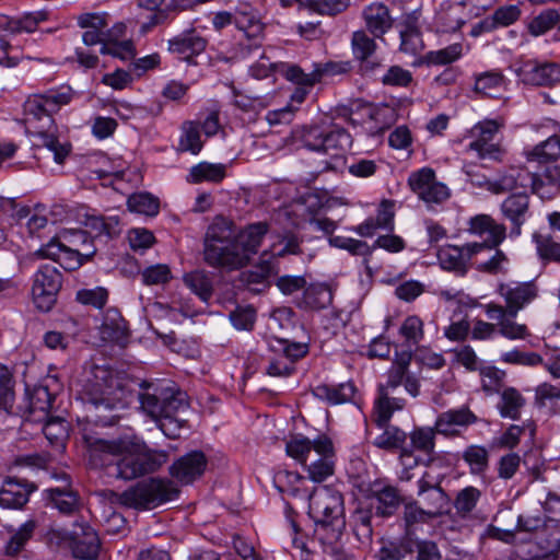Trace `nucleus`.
<instances>
[{"instance_id": "nucleus-58", "label": "nucleus", "mask_w": 560, "mask_h": 560, "mask_svg": "<svg viewBox=\"0 0 560 560\" xmlns=\"http://www.w3.org/2000/svg\"><path fill=\"white\" fill-rule=\"evenodd\" d=\"M40 94L45 104L54 115L58 113L62 106L70 104L74 97V91L68 85L49 89Z\"/></svg>"}, {"instance_id": "nucleus-45", "label": "nucleus", "mask_w": 560, "mask_h": 560, "mask_svg": "<svg viewBox=\"0 0 560 560\" xmlns=\"http://www.w3.org/2000/svg\"><path fill=\"white\" fill-rule=\"evenodd\" d=\"M529 162L548 163L560 158V137L551 135L545 141L525 151Z\"/></svg>"}, {"instance_id": "nucleus-31", "label": "nucleus", "mask_w": 560, "mask_h": 560, "mask_svg": "<svg viewBox=\"0 0 560 560\" xmlns=\"http://www.w3.org/2000/svg\"><path fill=\"white\" fill-rule=\"evenodd\" d=\"M501 211L513 225V233L521 234L529 211V197L526 192L512 194L501 203Z\"/></svg>"}, {"instance_id": "nucleus-54", "label": "nucleus", "mask_w": 560, "mask_h": 560, "mask_svg": "<svg viewBox=\"0 0 560 560\" xmlns=\"http://www.w3.org/2000/svg\"><path fill=\"white\" fill-rule=\"evenodd\" d=\"M127 207L131 212L154 217L159 213L160 201L149 192H136L128 197Z\"/></svg>"}, {"instance_id": "nucleus-52", "label": "nucleus", "mask_w": 560, "mask_h": 560, "mask_svg": "<svg viewBox=\"0 0 560 560\" xmlns=\"http://www.w3.org/2000/svg\"><path fill=\"white\" fill-rule=\"evenodd\" d=\"M43 433L52 446L63 451L68 439V422L60 417H50L43 427Z\"/></svg>"}, {"instance_id": "nucleus-44", "label": "nucleus", "mask_w": 560, "mask_h": 560, "mask_svg": "<svg viewBox=\"0 0 560 560\" xmlns=\"http://www.w3.org/2000/svg\"><path fill=\"white\" fill-rule=\"evenodd\" d=\"M37 526L38 525L35 520H28L18 529L12 530L9 540L3 547L4 555L9 557H15L22 552L30 540L33 538Z\"/></svg>"}, {"instance_id": "nucleus-15", "label": "nucleus", "mask_w": 560, "mask_h": 560, "mask_svg": "<svg viewBox=\"0 0 560 560\" xmlns=\"http://www.w3.org/2000/svg\"><path fill=\"white\" fill-rule=\"evenodd\" d=\"M497 293L511 310V316L530 305L539 295V288L535 281H508L497 285Z\"/></svg>"}, {"instance_id": "nucleus-5", "label": "nucleus", "mask_w": 560, "mask_h": 560, "mask_svg": "<svg viewBox=\"0 0 560 560\" xmlns=\"http://www.w3.org/2000/svg\"><path fill=\"white\" fill-rule=\"evenodd\" d=\"M120 447L121 454L116 460L113 476L126 481L156 471L168 458L166 451L148 448L135 435L124 436ZM109 474L112 475V472Z\"/></svg>"}, {"instance_id": "nucleus-9", "label": "nucleus", "mask_w": 560, "mask_h": 560, "mask_svg": "<svg viewBox=\"0 0 560 560\" xmlns=\"http://www.w3.org/2000/svg\"><path fill=\"white\" fill-rule=\"evenodd\" d=\"M266 374L272 377H288L295 371V363L308 353V346L285 339H276L269 345Z\"/></svg>"}, {"instance_id": "nucleus-27", "label": "nucleus", "mask_w": 560, "mask_h": 560, "mask_svg": "<svg viewBox=\"0 0 560 560\" xmlns=\"http://www.w3.org/2000/svg\"><path fill=\"white\" fill-rule=\"evenodd\" d=\"M269 232L267 222H255L242 229L235 236L240 254L245 256V266L249 262L250 257L257 254L265 236Z\"/></svg>"}, {"instance_id": "nucleus-23", "label": "nucleus", "mask_w": 560, "mask_h": 560, "mask_svg": "<svg viewBox=\"0 0 560 560\" xmlns=\"http://www.w3.org/2000/svg\"><path fill=\"white\" fill-rule=\"evenodd\" d=\"M100 547V538L90 526L80 524L70 534V549L75 559L95 560Z\"/></svg>"}, {"instance_id": "nucleus-17", "label": "nucleus", "mask_w": 560, "mask_h": 560, "mask_svg": "<svg viewBox=\"0 0 560 560\" xmlns=\"http://www.w3.org/2000/svg\"><path fill=\"white\" fill-rule=\"evenodd\" d=\"M83 441L88 447L89 463L94 468H115L121 454L122 438L116 440L95 439L83 432Z\"/></svg>"}, {"instance_id": "nucleus-40", "label": "nucleus", "mask_w": 560, "mask_h": 560, "mask_svg": "<svg viewBox=\"0 0 560 560\" xmlns=\"http://www.w3.org/2000/svg\"><path fill=\"white\" fill-rule=\"evenodd\" d=\"M273 485L279 492L293 498H306L308 494L304 487L305 478L295 471L278 470L273 476Z\"/></svg>"}, {"instance_id": "nucleus-25", "label": "nucleus", "mask_w": 560, "mask_h": 560, "mask_svg": "<svg viewBox=\"0 0 560 560\" xmlns=\"http://www.w3.org/2000/svg\"><path fill=\"white\" fill-rule=\"evenodd\" d=\"M443 295L446 298V300H455L458 304L457 308L454 311L451 317L450 324L443 329L444 337L450 341L463 342L468 337H470V322L467 315L457 317V313H462L463 306L470 308L475 307L477 302L470 298L464 299L463 296H451V294L447 292L443 293Z\"/></svg>"}, {"instance_id": "nucleus-22", "label": "nucleus", "mask_w": 560, "mask_h": 560, "mask_svg": "<svg viewBox=\"0 0 560 560\" xmlns=\"http://www.w3.org/2000/svg\"><path fill=\"white\" fill-rule=\"evenodd\" d=\"M518 77L525 84L552 85L560 82V65L528 60L518 69Z\"/></svg>"}, {"instance_id": "nucleus-50", "label": "nucleus", "mask_w": 560, "mask_h": 560, "mask_svg": "<svg viewBox=\"0 0 560 560\" xmlns=\"http://www.w3.org/2000/svg\"><path fill=\"white\" fill-rule=\"evenodd\" d=\"M280 73L296 86H314L322 80V73L316 67L312 72L305 73L301 67L285 63L281 66Z\"/></svg>"}, {"instance_id": "nucleus-4", "label": "nucleus", "mask_w": 560, "mask_h": 560, "mask_svg": "<svg viewBox=\"0 0 560 560\" xmlns=\"http://www.w3.org/2000/svg\"><path fill=\"white\" fill-rule=\"evenodd\" d=\"M24 115L26 131L34 138V143L51 151L56 163H63L71 151V144L59 141L54 114L45 104L42 94L35 93L26 98Z\"/></svg>"}, {"instance_id": "nucleus-2", "label": "nucleus", "mask_w": 560, "mask_h": 560, "mask_svg": "<svg viewBox=\"0 0 560 560\" xmlns=\"http://www.w3.org/2000/svg\"><path fill=\"white\" fill-rule=\"evenodd\" d=\"M411 353L402 352L393 362L386 373V382L377 386V396L374 400L373 416L378 428L389 423L394 412L406 407V399L396 396L398 388L404 385L405 390L412 397L420 394L419 378L409 372Z\"/></svg>"}, {"instance_id": "nucleus-57", "label": "nucleus", "mask_w": 560, "mask_h": 560, "mask_svg": "<svg viewBox=\"0 0 560 560\" xmlns=\"http://www.w3.org/2000/svg\"><path fill=\"white\" fill-rule=\"evenodd\" d=\"M342 532L334 533V538H330L331 532L325 534L320 530V536L316 538L320 542L323 551L332 560H353V557L345 550L341 544Z\"/></svg>"}, {"instance_id": "nucleus-53", "label": "nucleus", "mask_w": 560, "mask_h": 560, "mask_svg": "<svg viewBox=\"0 0 560 560\" xmlns=\"http://www.w3.org/2000/svg\"><path fill=\"white\" fill-rule=\"evenodd\" d=\"M521 10L516 5H505L497 9L491 18L480 23V28L492 31L497 27H505L518 20Z\"/></svg>"}, {"instance_id": "nucleus-29", "label": "nucleus", "mask_w": 560, "mask_h": 560, "mask_svg": "<svg viewBox=\"0 0 560 560\" xmlns=\"http://www.w3.org/2000/svg\"><path fill=\"white\" fill-rule=\"evenodd\" d=\"M362 16L366 31L371 33L374 38H383L393 26L389 9L381 2H374L365 7Z\"/></svg>"}, {"instance_id": "nucleus-49", "label": "nucleus", "mask_w": 560, "mask_h": 560, "mask_svg": "<svg viewBox=\"0 0 560 560\" xmlns=\"http://www.w3.org/2000/svg\"><path fill=\"white\" fill-rule=\"evenodd\" d=\"M462 458L468 465L472 475H483L489 467V452L482 445L471 444L467 446Z\"/></svg>"}, {"instance_id": "nucleus-56", "label": "nucleus", "mask_w": 560, "mask_h": 560, "mask_svg": "<svg viewBox=\"0 0 560 560\" xmlns=\"http://www.w3.org/2000/svg\"><path fill=\"white\" fill-rule=\"evenodd\" d=\"M463 7L460 4L447 5L442 8L435 15V24L443 32H456L465 23L460 12Z\"/></svg>"}, {"instance_id": "nucleus-21", "label": "nucleus", "mask_w": 560, "mask_h": 560, "mask_svg": "<svg viewBox=\"0 0 560 560\" xmlns=\"http://www.w3.org/2000/svg\"><path fill=\"white\" fill-rule=\"evenodd\" d=\"M478 422V417L467 406L441 412L435 420V429L445 438L459 435L460 429H467Z\"/></svg>"}, {"instance_id": "nucleus-24", "label": "nucleus", "mask_w": 560, "mask_h": 560, "mask_svg": "<svg viewBox=\"0 0 560 560\" xmlns=\"http://www.w3.org/2000/svg\"><path fill=\"white\" fill-rule=\"evenodd\" d=\"M208 40L196 30H189L168 40V50L178 56V58L195 63L194 58L207 48Z\"/></svg>"}, {"instance_id": "nucleus-11", "label": "nucleus", "mask_w": 560, "mask_h": 560, "mask_svg": "<svg viewBox=\"0 0 560 560\" xmlns=\"http://www.w3.org/2000/svg\"><path fill=\"white\" fill-rule=\"evenodd\" d=\"M234 25L247 40V43L240 42L238 57L246 58L253 51L260 49L264 39V24L252 5L242 3L235 8Z\"/></svg>"}, {"instance_id": "nucleus-3", "label": "nucleus", "mask_w": 560, "mask_h": 560, "mask_svg": "<svg viewBox=\"0 0 560 560\" xmlns=\"http://www.w3.org/2000/svg\"><path fill=\"white\" fill-rule=\"evenodd\" d=\"M143 393L138 394L140 408L151 417L168 439H178L187 429V420L179 415L188 409L186 395L171 387L142 384Z\"/></svg>"}, {"instance_id": "nucleus-33", "label": "nucleus", "mask_w": 560, "mask_h": 560, "mask_svg": "<svg viewBox=\"0 0 560 560\" xmlns=\"http://www.w3.org/2000/svg\"><path fill=\"white\" fill-rule=\"evenodd\" d=\"M370 495L377 500L376 514L381 516L393 515L401 500L398 489L382 480L370 485Z\"/></svg>"}, {"instance_id": "nucleus-51", "label": "nucleus", "mask_w": 560, "mask_h": 560, "mask_svg": "<svg viewBox=\"0 0 560 560\" xmlns=\"http://www.w3.org/2000/svg\"><path fill=\"white\" fill-rule=\"evenodd\" d=\"M317 448V439L312 441L303 435H295L287 442V454L302 466L307 463L308 457Z\"/></svg>"}, {"instance_id": "nucleus-41", "label": "nucleus", "mask_w": 560, "mask_h": 560, "mask_svg": "<svg viewBox=\"0 0 560 560\" xmlns=\"http://www.w3.org/2000/svg\"><path fill=\"white\" fill-rule=\"evenodd\" d=\"M226 175V166L221 163L200 162L190 167L186 177L190 184L202 182L220 183Z\"/></svg>"}, {"instance_id": "nucleus-46", "label": "nucleus", "mask_w": 560, "mask_h": 560, "mask_svg": "<svg viewBox=\"0 0 560 560\" xmlns=\"http://www.w3.org/2000/svg\"><path fill=\"white\" fill-rule=\"evenodd\" d=\"M185 285L202 302L208 303L213 293L212 279L202 270H195L183 277Z\"/></svg>"}, {"instance_id": "nucleus-55", "label": "nucleus", "mask_w": 560, "mask_h": 560, "mask_svg": "<svg viewBox=\"0 0 560 560\" xmlns=\"http://www.w3.org/2000/svg\"><path fill=\"white\" fill-rule=\"evenodd\" d=\"M532 237L540 259L560 262V242L556 241L550 234L538 232H535Z\"/></svg>"}, {"instance_id": "nucleus-16", "label": "nucleus", "mask_w": 560, "mask_h": 560, "mask_svg": "<svg viewBox=\"0 0 560 560\" xmlns=\"http://www.w3.org/2000/svg\"><path fill=\"white\" fill-rule=\"evenodd\" d=\"M38 254L43 258L58 262L63 269L72 271L88 261L95 254V248H73L66 243L50 241L38 250Z\"/></svg>"}, {"instance_id": "nucleus-13", "label": "nucleus", "mask_w": 560, "mask_h": 560, "mask_svg": "<svg viewBox=\"0 0 560 560\" xmlns=\"http://www.w3.org/2000/svg\"><path fill=\"white\" fill-rule=\"evenodd\" d=\"M469 232L482 238V242L469 243L470 253L499 247L506 238V228L488 214H478L469 220Z\"/></svg>"}, {"instance_id": "nucleus-32", "label": "nucleus", "mask_w": 560, "mask_h": 560, "mask_svg": "<svg viewBox=\"0 0 560 560\" xmlns=\"http://www.w3.org/2000/svg\"><path fill=\"white\" fill-rule=\"evenodd\" d=\"M383 433L374 439L373 444L381 450H400L399 460L404 466L408 465L409 459L412 458V450H409L406 444L407 434L395 425L383 427Z\"/></svg>"}, {"instance_id": "nucleus-1", "label": "nucleus", "mask_w": 560, "mask_h": 560, "mask_svg": "<svg viewBox=\"0 0 560 560\" xmlns=\"http://www.w3.org/2000/svg\"><path fill=\"white\" fill-rule=\"evenodd\" d=\"M133 393L120 377L106 369L96 368L93 380L84 386L83 400L96 424L113 425L118 420L117 411L132 401Z\"/></svg>"}, {"instance_id": "nucleus-19", "label": "nucleus", "mask_w": 560, "mask_h": 560, "mask_svg": "<svg viewBox=\"0 0 560 560\" xmlns=\"http://www.w3.org/2000/svg\"><path fill=\"white\" fill-rule=\"evenodd\" d=\"M208 458L201 451H191L178 457L170 467V476L183 486L190 485L202 477Z\"/></svg>"}, {"instance_id": "nucleus-64", "label": "nucleus", "mask_w": 560, "mask_h": 560, "mask_svg": "<svg viewBox=\"0 0 560 560\" xmlns=\"http://www.w3.org/2000/svg\"><path fill=\"white\" fill-rule=\"evenodd\" d=\"M47 20V13L37 11L25 14L22 18L11 19L8 22V30L12 33H33L36 31L38 24Z\"/></svg>"}, {"instance_id": "nucleus-59", "label": "nucleus", "mask_w": 560, "mask_h": 560, "mask_svg": "<svg viewBox=\"0 0 560 560\" xmlns=\"http://www.w3.org/2000/svg\"><path fill=\"white\" fill-rule=\"evenodd\" d=\"M559 21L560 14L557 10L546 9L529 21L527 30L533 36H540L546 34L556 25L559 26Z\"/></svg>"}, {"instance_id": "nucleus-14", "label": "nucleus", "mask_w": 560, "mask_h": 560, "mask_svg": "<svg viewBox=\"0 0 560 560\" xmlns=\"http://www.w3.org/2000/svg\"><path fill=\"white\" fill-rule=\"evenodd\" d=\"M408 185L427 203H442L451 196L448 187L436 180L435 172L430 167L412 172L409 175Z\"/></svg>"}, {"instance_id": "nucleus-43", "label": "nucleus", "mask_w": 560, "mask_h": 560, "mask_svg": "<svg viewBox=\"0 0 560 560\" xmlns=\"http://www.w3.org/2000/svg\"><path fill=\"white\" fill-rule=\"evenodd\" d=\"M525 404L526 399L518 389L514 387H506L500 393V399L497 408L502 418L517 420L521 417V411Z\"/></svg>"}, {"instance_id": "nucleus-62", "label": "nucleus", "mask_w": 560, "mask_h": 560, "mask_svg": "<svg viewBox=\"0 0 560 560\" xmlns=\"http://www.w3.org/2000/svg\"><path fill=\"white\" fill-rule=\"evenodd\" d=\"M28 400V408L32 413L40 411L45 416H47L52 407L55 395L49 392L48 385L40 384L38 386H35L33 390L30 393Z\"/></svg>"}, {"instance_id": "nucleus-48", "label": "nucleus", "mask_w": 560, "mask_h": 560, "mask_svg": "<svg viewBox=\"0 0 560 560\" xmlns=\"http://www.w3.org/2000/svg\"><path fill=\"white\" fill-rule=\"evenodd\" d=\"M182 133L179 138V149L188 151L192 154H198L203 143L201 141L200 121L187 120L180 127Z\"/></svg>"}, {"instance_id": "nucleus-47", "label": "nucleus", "mask_w": 560, "mask_h": 560, "mask_svg": "<svg viewBox=\"0 0 560 560\" xmlns=\"http://www.w3.org/2000/svg\"><path fill=\"white\" fill-rule=\"evenodd\" d=\"M54 506L63 514H71L79 508V497L68 487L49 488L45 491Z\"/></svg>"}, {"instance_id": "nucleus-10", "label": "nucleus", "mask_w": 560, "mask_h": 560, "mask_svg": "<svg viewBox=\"0 0 560 560\" xmlns=\"http://www.w3.org/2000/svg\"><path fill=\"white\" fill-rule=\"evenodd\" d=\"M62 285V275L51 265L42 266L34 275L32 298L35 306L48 312L57 301V295Z\"/></svg>"}, {"instance_id": "nucleus-36", "label": "nucleus", "mask_w": 560, "mask_h": 560, "mask_svg": "<svg viewBox=\"0 0 560 560\" xmlns=\"http://www.w3.org/2000/svg\"><path fill=\"white\" fill-rule=\"evenodd\" d=\"M235 236L233 221L222 215H217L206 231L203 247L210 246V255L214 257L215 245L234 241Z\"/></svg>"}, {"instance_id": "nucleus-18", "label": "nucleus", "mask_w": 560, "mask_h": 560, "mask_svg": "<svg viewBox=\"0 0 560 560\" xmlns=\"http://www.w3.org/2000/svg\"><path fill=\"white\" fill-rule=\"evenodd\" d=\"M303 466L308 478L314 482H322L330 477L335 471V453L331 441L325 436L318 438L317 448Z\"/></svg>"}, {"instance_id": "nucleus-42", "label": "nucleus", "mask_w": 560, "mask_h": 560, "mask_svg": "<svg viewBox=\"0 0 560 560\" xmlns=\"http://www.w3.org/2000/svg\"><path fill=\"white\" fill-rule=\"evenodd\" d=\"M464 55V45L454 43L438 50L425 52L417 62L418 66H447L459 60Z\"/></svg>"}, {"instance_id": "nucleus-35", "label": "nucleus", "mask_w": 560, "mask_h": 560, "mask_svg": "<svg viewBox=\"0 0 560 560\" xmlns=\"http://www.w3.org/2000/svg\"><path fill=\"white\" fill-rule=\"evenodd\" d=\"M400 45L399 50L404 54L416 56L424 48L422 32L418 24V19L413 15H408L400 23Z\"/></svg>"}, {"instance_id": "nucleus-38", "label": "nucleus", "mask_w": 560, "mask_h": 560, "mask_svg": "<svg viewBox=\"0 0 560 560\" xmlns=\"http://www.w3.org/2000/svg\"><path fill=\"white\" fill-rule=\"evenodd\" d=\"M474 80V91L489 97H494L498 93L504 91L509 82L499 69L475 73Z\"/></svg>"}, {"instance_id": "nucleus-12", "label": "nucleus", "mask_w": 560, "mask_h": 560, "mask_svg": "<svg viewBox=\"0 0 560 560\" xmlns=\"http://www.w3.org/2000/svg\"><path fill=\"white\" fill-rule=\"evenodd\" d=\"M500 129L497 120L488 119L476 124L471 129L474 138L468 148L476 152L481 160L500 161L503 156V149L495 138Z\"/></svg>"}, {"instance_id": "nucleus-63", "label": "nucleus", "mask_w": 560, "mask_h": 560, "mask_svg": "<svg viewBox=\"0 0 560 560\" xmlns=\"http://www.w3.org/2000/svg\"><path fill=\"white\" fill-rule=\"evenodd\" d=\"M380 82L385 86L392 88H408L412 81V73L398 66H390L382 75L378 78Z\"/></svg>"}, {"instance_id": "nucleus-28", "label": "nucleus", "mask_w": 560, "mask_h": 560, "mask_svg": "<svg viewBox=\"0 0 560 560\" xmlns=\"http://www.w3.org/2000/svg\"><path fill=\"white\" fill-rule=\"evenodd\" d=\"M438 431L434 427H416L413 430L409 433V440L411 446L408 447L409 450H412V453L415 451L420 452L424 454L428 458L425 460V465L429 466L434 460V454H435V438H436ZM418 464L417 458L412 455V458L408 462V467H412Z\"/></svg>"}, {"instance_id": "nucleus-39", "label": "nucleus", "mask_w": 560, "mask_h": 560, "mask_svg": "<svg viewBox=\"0 0 560 560\" xmlns=\"http://www.w3.org/2000/svg\"><path fill=\"white\" fill-rule=\"evenodd\" d=\"M334 299L332 290L324 283L311 284L307 287L298 305L303 310L320 311L331 305Z\"/></svg>"}, {"instance_id": "nucleus-34", "label": "nucleus", "mask_w": 560, "mask_h": 560, "mask_svg": "<svg viewBox=\"0 0 560 560\" xmlns=\"http://www.w3.org/2000/svg\"><path fill=\"white\" fill-rule=\"evenodd\" d=\"M469 243L464 246L446 245L438 250V259L444 270L465 275L467 262L477 255L468 249Z\"/></svg>"}, {"instance_id": "nucleus-26", "label": "nucleus", "mask_w": 560, "mask_h": 560, "mask_svg": "<svg viewBox=\"0 0 560 560\" xmlns=\"http://www.w3.org/2000/svg\"><path fill=\"white\" fill-rule=\"evenodd\" d=\"M215 248L217 250H214L215 253L213 254L214 257H211L210 246L203 247V258L209 266L232 270L240 269L245 266V256L238 253L240 248L235 240L215 245Z\"/></svg>"}, {"instance_id": "nucleus-6", "label": "nucleus", "mask_w": 560, "mask_h": 560, "mask_svg": "<svg viewBox=\"0 0 560 560\" xmlns=\"http://www.w3.org/2000/svg\"><path fill=\"white\" fill-rule=\"evenodd\" d=\"M179 489L173 480L151 477L138 481L125 491H110L109 500L128 509L145 511L176 499Z\"/></svg>"}, {"instance_id": "nucleus-30", "label": "nucleus", "mask_w": 560, "mask_h": 560, "mask_svg": "<svg viewBox=\"0 0 560 560\" xmlns=\"http://www.w3.org/2000/svg\"><path fill=\"white\" fill-rule=\"evenodd\" d=\"M35 489L32 483L18 478H8L0 489V505L9 509L22 508Z\"/></svg>"}, {"instance_id": "nucleus-60", "label": "nucleus", "mask_w": 560, "mask_h": 560, "mask_svg": "<svg viewBox=\"0 0 560 560\" xmlns=\"http://www.w3.org/2000/svg\"><path fill=\"white\" fill-rule=\"evenodd\" d=\"M399 334L408 346L419 345L424 338L423 320L417 315L407 316L399 328Z\"/></svg>"}, {"instance_id": "nucleus-61", "label": "nucleus", "mask_w": 560, "mask_h": 560, "mask_svg": "<svg viewBox=\"0 0 560 560\" xmlns=\"http://www.w3.org/2000/svg\"><path fill=\"white\" fill-rule=\"evenodd\" d=\"M351 47L357 60H364L372 57L377 48L375 39L370 37L366 31H355L352 34Z\"/></svg>"}, {"instance_id": "nucleus-7", "label": "nucleus", "mask_w": 560, "mask_h": 560, "mask_svg": "<svg viewBox=\"0 0 560 560\" xmlns=\"http://www.w3.org/2000/svg\"><path fill=\"white\" fill-rule=\"evenodd\" d=\"M308 515L314 521L315 536H320V530L325 534L343 530L346 526L345 506L342 494L329 487L316 489L313 493L307 494Z\"/></svg>"}, {"instance_id": "nucleus-8", "label": "nucleus", "mask_w": 560, "mask_h": 560, "mask_svg": "<svg viewBox=\"0 0 560 560\" xmlns=\"http://www.w3.org/2000/svg\"><path fill=\"white\" fill-rule=\"evenodd\" d=\"M303 148L331 158L339 156L352 144L351 135L337 124L304 126L299 133Z\"/></svg>"}, {"instance_id": "nucleus-37", "label": "nucleus", "mask_w": 560, "mask_h": 560, "mask_svg": "<svg viewBox=\"0 0 560 560\" xmlns=\"http://www.w3.org/2000/svg\"><path fill=\"white\" fill-rule=\"evenodd\" d=\"M312 392L316 398L331 405H338L353 401L357 387L349 381L338 385L319 384Z\"/></svg>"}, {"instance_id": "nucleus-20", "label": "nucleus", "mask_w": 560, "mask_h": 560, "mask_svg": "<svg viewBox=\"0 0 560 560\" xmlns=\"http://www.w3.org/2000/svg\"><path fill=\"white\" fill-rule=\"evenodd\" d=\"M476 186L485 188L486 190L500 195L518 187L525 188L527 186L536 187L535 175L520 168H510L504 174L494 179H482L475 183Z\"/></svg>"}]
</instances>
